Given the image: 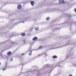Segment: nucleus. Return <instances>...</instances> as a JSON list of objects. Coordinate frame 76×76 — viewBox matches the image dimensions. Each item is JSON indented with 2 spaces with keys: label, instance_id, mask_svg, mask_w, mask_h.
<instances>
[{
  "label": "nucleus",
  "instance_id": "obj_4",
  "mask_svg": "<svg viewBox=\"0 0 76 76\" xmlns=\"http://www.w3.org/2000/svg\"><path fill=\"white\" fill-rule=\"evenodd\" d=\"M59 3H64V1H63V0H59Z\"/></svg>",
  "mask_w": 76,
  "mask_h": 76
},
{
  "label": "nucleus",
  "instance_id": "obj_5",
  "mask_svg": "<svg viewBox=\"0 0 76 76\" xmlns=\"http://www.w3.org/2000/svg\"><path fill=\"white\" fill-rule=\"evenodd\" d=\"M35 30L36 31H39V27H37L35 28Z\"/></svg>",
  "mask_w": 76,
  "mask_h": 76
},
{
  "label": "nucleus",
  "instance_id": "obj_3",
  "mask_svg": "<svg viewBox=\"0 0 76 76\" xmlns=\"http://www.w3.org/2000/svg\"><path fill=\"white\" fill-rule=\"evenodd\" d=\"M30 3L32 5V6H34V1H30Z\"/></svg>",
  "mask_w": 76,
  "mask_h": 76
},
{
  "label": "nucleus",
  "instance_id": "obj_12",
  "mask_svg": "<svg viewBox=\"0 0 76 76\" xmlns=\"http://www.w3.org/2000/svg\"><path fill=\"white\" fill-rule=\"evenodd\" d=\"M74 10H75V13H76V8H75V9H74Z\"/></svg>",
  "mask_w": 76,
  "mask_h": 76
},
{
  "label": "nucleus",
  "instance_id": "obj_15",
  "mask_svg": "<svg viewBox=\"0 0 76 76\" xmlns=\"http://www.w3.org/2000/svg\"><path fill=\"white\" fill-rule=\"evenodd\" d=\"M69 76H72V75H69Z\"/></svg>",
  "mask_w": 76,
  "mask_h": 76
},
{
  "label": "nucleus",
  "instance_id": "obj_10",
  "mask_svg": "<svg viewBox=\"0 0 76 76\" xmlns=\"http://www.w3.org/2000/svg\"><path fill=\"white\" fill-rule=\"evenodd\" d=\"M31 53H29V55L30 56H32V51H31Z\"/></svg>",
  "mask_w": 76,
  "mask_h": 76
},
{
  "label": "nucleus",
  "instance_id": "obj_6",
  "mask_svg": "<svg viewBox=\"0 0 76 76\" xmlns=\"http://www.w3.org/2000/svg\"><path fill=\"white\" fill-rule=\"evenodd\" d=\"M12 53L10 52H9L7 53V55L8 56H10V55H11Z\"/></svg>",
  "mask_w": 76,
  "mask_h": 76
},
{
  "label": "nucleus",
  "instance_id": "obj_13",
  "mask_svg": "<svg viewBox=\"0 0 76 76\" xmlns=\"http://www.w3.org/2000/svg\"><path fill=\"white\" fill-rule=\"evenodd\" d=\"M6 69H2L3 71H4V70H5Z\"/></svg>",
  "mask_w": 76,
  "mask_h": 76
},
{
  "label": "nucleus",
  "instance_id": "obj_8",
  "mask_svg": "<svg viewBox=\"0 0 76 76\" xmlns=\"http://www.w3.org/2000/svg\"><path fill=\"white\" fill-rule=\"evenodd\" d=\"M50 17H47L46 18V20H50Z\"/></svg>",
  "mask_w": 76,
  "mask_h": 76
},
{
  "label": "nucleus",
  "instance_id": "obj_2",
  "mask_svg": "<svg viewBox=\"0 0 76 76\" xmlns=\"http://www.w3.org/2000/svg\"><path fill=\"white\" fill-rule=\"evenodd\" d=\"M38 39V38L37 37H34L33 39V40L34 41H37Z\"/></svg>",
  "mask_w": 76,
  "mask_h": 76
},
{
  "label": "nucleus",
  "instance_id": "obj_1",
  "mask_svg": "<svg viewBox=\"0 0 76 76\" xmlns=\"http://www.w3.org/2000/svg\"><path fill=\"white\" fill-rule=\"evenodd\" d=\"M18 9H20L22 8L21 5L18 4Z\"/></svg>",
  "mask_w": 76,
  "mask_h": 76
},
{
  "label": "nucleus",
  "instance_id": "obj_7",
  "mask_svg": "<svg viewBox=\"0 0 76 76\" xmlns=\"http://www.w3.org/2000/svg\"><path fill=\"white\" fill-rule=\"evenodd\" d=\"M57 58V56H54L53 57V58L54 59Z\"/></svg>",
  "mask_w": 76,
  "mask_h": 76
},
{
  "label": "nucleus",
  "instance_id": "obj_16",
  "mask_svg": "<svg viewBox=\"0 0 76 76\" xmlns=\"http://www.w3.org/2000/svg\"><path fill=\"white\" fill-rule=\"evenodd\" d=\"M1 65V63L0 62V66Z\"/></svg>",
  "mask_w": 76,
  "mask_h": 76
},
{
  "label": "nucleus",
  "instance_id": "obj_9",
  "mask_svg": "<svg viewBox=\"0 0 76 76\" xmlns=\"http://www.w3.org/2000/svg\"><path fill=\"white\" fill-rule=\"evenodd\" d=\"M21 35L22 36H23V37L25 36V34L24 33H22L21 34Z\"/></svg>",
  "mask_w": 76,
  "mask_h": 76
},
{
  "label": "nucleus",
  "instance_id": "obj_11",
  "mask_svg": "<svg viewBox=\"0 0 76 76\" xmlns=\"http://www.w3.org/2000/svg\"><path fill=\"white\" fill-rule=\"evenodd\" d=\"M42 48V46H40L39 47V48L41 49V48Z\"/></svg>",
  "mask_w": 76,
  "mask_h": 76
},
{
  "label": "nucleus",
  "instance_id": "obj_14",
  "mask_svg": "<svg viewBox=\"0 0 76 76\" xmlns=\"http://www.w3.org/2000/svg\"><path fill=\"white\" fill-rule=\"evenodd\" d=\"M23 55H24V54H21L22 56H23Z\"/></svg>",
  "mask_w": 76,
  "mask_h": 76
}]
</instances>
